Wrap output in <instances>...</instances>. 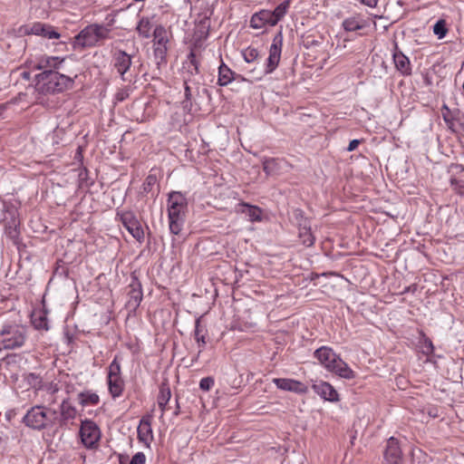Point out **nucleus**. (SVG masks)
<instances>
[{"mask_svg":"<svg viewBox=\"0 0 464 464\" xmlns=\"http://www.w3.org/2000/svg\"><path fill=\"white\" fill-rule=\"evenodd\" d=\"M36 88L44 94L62 92L72 89L74 78L60 73L58 71L42 72L35 75Z\"/></svg>","mask_w":464,"mask_h":464,"instance_id":"obj_1","label":"nucleus"},{"mask_svg":"<svg viewBox=\"0 0 464 464\" xmlns=\"http://www.w3.org/2000/svg\"><path fill=\"white\" fill-rule=\"evenodd\" d=\"M188 209V200L181 192L172 191L168 198V218L170 233L179 235L182 230L186 212Z\"/></svg>","mask_w":464,"mask_h":464,"instance_id":"obj_2","label":"nucleus"},{"mask_svg":"<svg viewBox=\"0 0 464 464\" xmlns=\"http://www.w3.org/2000/svg\"><path fill=\"white\" fill-rule=\"evenodd\" d=\"M314 357L324 366V368L336 375L351 380L354 378V372L343 362L334 350L328 346H322L314 353Z\"/></svg>","mask_w":464,"mask_h":464,"instance_id":"obj_3","label":"nucleus"},{"mask_svg":"<svg viewBox=\"0 0 464 464\" xmlns=\"http://www.w3.org/2000/svg\"><path fill=\"white\" fill-rule=\"evenodd\" d=\"M111 28L100 24H91L82 29L72 41L75 50L96 46L99 42L111 38Z\"/></svg>","mask_w":464,"mask_h":464,"instance_id":"obj_4","label":"nucleus"},{"mask_svg":"<svg viewBox=\"0 0 464 464\" xmlns=\"http://www.w3.org/2000/svg\"><path fill=\"white\" fill-rule=\"evenodd\" d=\"M27 337L26 326L15 323L5 324L0 329V351L21 348Z\"/></svg>","mask_w":464,"mask_h":464,"instance_id":"obj_5","label":"nucleus"},{"mask_svg":"<svg viewBox=\"0 0 464 464\" xmlns=\"http://www.w3.org/2000/svg\"><path fill=\"white\" fill-rule=\"evenodd\" d=\"M200 92L208 94V89L201 88L198 81L184 76V100L181 102L184 111L193 113L199 111L198 97Z\"/></svg>","mask_w":464,"mask_h":464,"instance_id":"obj_6","label":"nucleus"},{"mask_svg":"<svg viewBox=\"0 0 464 464\" xmlns=\"http://www.w3.org/2000/svg\"><path fill=\"white\" fill-rule=\"evenodd\" d=\"M282 46L283 34L282 31H279L274 36L272 44L270 45L269 55L265 64V74H271L277 68L281 59Z\"/></svg>","mask_w":464,"mask_h":464,"instance_id":"obj_7","label":"nucleus"},{"mask_svg":"<svg viewBox=\"0 0 464 464\" xmlns=\"http://www.w3.org/2000/svg\"><path fill=\"white\" fill-rule=\"evenodd\" d=\"M132 64V57L123 50H116L112 53V65L123 82H131L129 73Z\"/></svg>","mask_w":464,"mask_h":464,"instance_id":"obj_8","label":"nucleus"},{"mask_svg":"<svg viewBox=\"0 0 464 464\" xmlns=\"http://www.w3.org/2000/svg\"><path fill=\"white\" fill-rule=\"evenodd\" d=\"M383 461L382 464H401L402 462V450L399 440L394 437H390L383 449Z\"/></svg>","mask_w":464,"mask_h":464,"instance_id":"obj_9","label":"nucleus"},{"mask_svg":"<svg viewBox=\"0 0 464 464\" xmlns=\"http://www.w3.org/2000/svg\"><path fill=\"white\" fill-rule=\"evenodd\" d=\"M5 234L8 238H10L14 244L17 245L19 243V219L17 218V213L14 210L7 211L5 215V218L2 220Z\"/></svg>","mask_w":464,"mask_h":464,"instance_id":"obj_10","label":"nucleus"},{"mask_svg":"<svg viewBox=\"0 0 464 464\" xmlns=\"http://www.w3.org/2000/svg\"><path fill=\"white\" fill-rule=\"evenodd\" d=\"M120 220L122 223L123 227L129 231V233L139 242H141L144 238L143 229L135 217V215L130 212H123L120 215Z\"/></svg>","mask_w":464,"mask_h":464,"instance_id":"obj_11","label":"nucleus"},{"mask_svg":"<svg viewBox=\"0 0 464 464\" xmlns=\"http://www.w3.org/2000/svg\"><path fill=\"white\" fill-rule=\"evenodd\" d=\"M80 435L86 447H92L100 439V429L92 420H85L82 422Z\"/></svg>","mask_w":464,"mask_h":464,"instance_id":"obj_12","label":"nucleus"},{"mask_svg":"<svg viewBox=\"0 0 464 464\" xmlns=\"http://www.w3.org/2000/svg\"><path fill=\"white\" fill-rule=\"evenodd\" d=\"M272 382L278 389L283 391L292 392L296 394H305L308 392V387L297 380L288 378H275Z\"/></svg>","mask_w":464,"mask_h":464,"instance_id":"obj_13","label":"nucleus"},{"mask_svg":"<svg viewBox=\"0 0 464 464\" xmlns=\"http://www.w3.org/2000/svg\"><path fill=\"white\" fill-rule=\"evenodd\" d=\"M76 417V409L71 405L68 399L63 400L60 405V414H58L57 424L59 427H66Z\"/></svg>","mask_w":464,"mask_h":464,"instance_id":"obj_14","label":"nucleus"},{"mask_svg":"<svg viewBox=\"0 0 464 464\" xmlns=\"http://www.w3.org/2000/svg\"><path fill=\"white\" fill-rule=\"evenodd\" d=\"M315 393H317L322 399L335 402L339 401V395L337 391L329 382H320L314 383L312 386Z\"/></svg>","mask_w":464,"mask_h":464,"instance_id":"obj_15","label":"nucleus"},{"mask_svg":"<svg viewBox=\"0 0 464 464\" xmlns=\"http://www.w3.org/2000/svg\"><path fill=\"white\" fill-rule=\"evenodd\" d=\"M266 25H276L271 11L261 10L254 14L250 20V26L255 29H261Z\"/></svg>","mask_w":464,"mask_h":464,"instance_id":"obj_16","label":"nucleus"},{"mask_svg":"<svg viewBox=\"0 0 464 464\" xmlns=\"http://www.w3.org/2000/svg\"><path fill=\"white\" fill-rule=\"evenodd\" d=\"M63 61V58L61 59L57 56L44 55L38 59L34 68L43 72L57 71V69L60 67Z\"/></svg>","mask_w":464,"mask_h":464,"instance_id":"obj_17","label":"nucleus"},{"mask_svg":"<svg viewBox=\"0 0 464 464\" xmlns=\"http://www.w3.org/2000/svg\"><path fill=\"white\" fill-rule=\"evenodd\" d=\"M42 420L43 419L40 414V406L35 405L27 411L26 414L23 418V422L25 426L33 430H42V424H40Z\"/></svg>","mask_w":464,"mask_h":464,"instance_id":"obj_18","label":"nucleus"},{"mask_svg":"<svg viewBox=\"0 0 464 464\" xmlns=\"http://www.w3.org/2000/svg\"><path fill=\"white\" fill-rule=\"evenodd\" d=\"M199 64L200 62L197 58L195 52L192 50L187 56V60L183 63V77H191L195 79V76L199 74Z\"/></svg>","mask_w":464,"mask_h":464,"instance_id":"obj_19","label":"nucleus"},{"mask_svg":"<svg viewBox=\"0 0 464 464\" xmlns=\"http://www.w3.org/2000/svg\"><path fill=\"white\" fill-rule=\"evenodd\" d=\"M236 211L247 216L251 222L261 221L262 219V209L257 206L240 202L236 206Z\"/></svg>","mask_w":464,"mask_h":464,"instance_id":"obj_20","label":"nucleus"},{"mask_svg":"<svg viewBox=\"0 0 464 464\" xmlns=\"http://www.w3.org/2000/svg\"><path fill=\"white\" fill-rule=\"evenodd\" d=\"M40 414L42 416V430L51 429L54 425H57L58 412L57 411L49 407L39 405Z\"/></svg>","mask_w":464,"mask_h":464,"instance_id":"obj_21","label":"nucleus"},{"mask_svg":"<svg viewBox=\"0 0 464 464\" xmlns=\"http://www.w3.org/2000/svg\"><path fill=\"white\" fill-rule=\"evenodd\" d=\"M138 439L149 445L153 439L151 422L149 417H143L138 426Z\"/></svg>","mask_w":464,"mask_h":464,"instance_id":"obj_22","label":"nucleus"},{"mask_svg":"<svg viewBox=\"0 0 464 464\" xmlns=\"http://www.w3.org/2000/svg\"><path fill=\"white\" fill-rule=\"evenodd\" d=\"M130 290L128 293L130 297L129 304L133 307H137L140 305L142 300V290L141 284L138 280L136 276H132V281L130 284Z\"/></svg>","mask_w":464,"mask_h":464,"instance_id":"obj_23","label":"nucleus"},{"mask_svg":"<svg viewBox=\"0 0 464 464\" xmlns=\"http://www.w3.org/2000/svg\"><path fill=\"white\" fill-rule=\"evenodd\" d=\"M31 322L36 330L48 331L50 329L47 311L45 309L34 311L31 316Z\"/></svg>","mask_w":464,"mask_h":464,"instance_id":"obj_24","label":"nucleus"},{"mask_svg":"<svg viewBox=\"0 0 464 464\" xmlns=\"http://www.w3.org/2000/svg\"><path fill=\"white\" fill-rule=\"evenodd\" d=\"M29 33L35 35H43L48 39H58L60 37V34L53 30L51 25H45L41 23L34 24Z\"/></svg>","mask_w":464,"mask_h":464,"instance_id":"obj_25","label":"nucleus"},{"mask_svg":"<svg viewBox=\"0 0 464 464\" xmlns=\"http://www.w3.org/2000/svg\"><path fill=\"white\" fill-rule=\"evenodd\" d=\"M393 62L396 69L403 75L411 74V67L409 58L401 51L393 53Z\"/></svg>","mask_w":464,"mask_h":464,"instance_id":"obj_26","label":"nucleus"},{"mask_svg":"<svg viewBox=\"0 0 464 464\" xmlns=\"http://www.w3.org/2000/svg\"><path fill=\"white\" fill-rule=\"evenodd\" d=\"M124 381L121 376L108 377L109 392L112 398L121 396L124 390Z\"/></svg>","mask_w":464,"mask_h":464,"instance_id":"obj_27","label":"nucleus"},{"mask_svg":"<svg viewBox=\"0 0 464 464\" xmlns=\"http://www.w3.org/2000/svg\"><path fill=\"white\" fill-rule=\"evenodd\" d=\"M62 386L59 385V382H49L43 383L40 392H45L49 398L45 401L48 402V404H54L57 401L55 394L60 391Z\"/></svg>","mask_w":464,"mask_h":464,"instance_id":"obj_28","label":"nucleus"},{"mask_svg":"<svg viewBox=\"0 0 464 464\" xmlns=\"http://www.w3.org/2000/svg\"><path fill=\"white\" fill-rule=\"evenodd\" d=\"M78 401L82 407L95 406L100 402V397L96 392L84 391L78 394Z\"/></svg>","mask_w":464,"mask_h":464,"instance_id":"obj_29","label":"nucleus"},{"mask_svg":"<svg viewBox=\"0 0 464 464\" xmlns=\"http://www.w3.org/2000/svg\"><path fill=\"white\" fill-rule=\"evenodd\" d=\"M234 79V72L227 66L224 63L218 67V83L220 86H226L230 83Z\"/></svg>","mask_w":464,"mask_h":464,"instance_id":"obj_30","label":"nucleus"},{"mask_svg":"<svg viewBox=\"0 0 464 464\" xmlns=\"http://www.w3.org/2000/svg\"><path fill=\"white\" fill-rule=\"evenodd\" d=\"M200 323H201V319L198 318L195 322V331H194V336H195V339H196V341L198 343V356L204 350L205 345L207 343L206 335H205L206 330L201 326Z\"/></svg>","mask_w":464,"mask_h":464,"instance_id":"obj_31","label":"nucleus"},{"mask_svg":"<svg viewBox=\"0 0 464 464\" xmlns=\"http://www.w3.org/2000/svg\"><path fill=\"white\" fill-rule=\"evenodd\" d=\"M152 29V24L150 22V18L147 16H142L136 26V31L139 36L148 39L151 36L150 31Z\"/></svg>","mask_w":464,"mask_h":464,"instance_id":"obj_32","label":"nucleus"},{"mask_svg":"<svg viewBox=\"0 0 464 464\" xmlns=\"http://www.w3.org/2000/svg\"><path fill=\"white\" fill-rule=\"evenodd\" d=\"M154 45L155 46H167L169 37L167 30L162 25H157L153 31Z\"/></svg>","mask_w":464,"mask_h":464,"instance_id":"obj_33","label":"nucleus"},{"mask_svg":"<svg viewBox=\"0 0 464 464\" xmlns=\"http://www.w3.org/2000/svg\"><path fill=\"white\" fill-rule=\"evenodd\" d=\"M298 230V237L301 240V243L307 247L314 246L315 237L311 232L310 224L305 227H299Z\"/></svg>","mask_w":464,"mask_h":464,"instance_id":"obj_34","label":"nucleus"},{"mask_svg":"<svg viewBox=\"0 0 464 464\" xmlns=\"http://www.w3.org/2000/svg\"><path fill=\"white\" fill-rule=\"evenodd\" d=\"M292 218L298 228L310 224L309 219L304 217V212L300 208H295L293 210Z\"/></svg>","mask_w":464,"mask_h":464,"instance_id":"obj_35","label":"nucleus"},{"mask_svg":"<svg viewBox=\"0 0 464 464\" xmlns=\"http://www.w3.org/2000/svg\"><path fill=\"white\" fill-rule=\"evenodd\" d=\"M343 27L347 32H353L362 29L363 24L357 17H349L343 22Z\"/></svg>","mask_w":464,"mask_h":464,"instance_id":"obj_36","label":"nucleus"},{"mask_svg":"<svg viewBox=\"0 0 464 464\" xmlns=\"http://www.w3.org/2000/svg\"><path fill=\"white\" fill-rule=\"evenodd\" d=\"M167 52H168L167 46H163V47L154 46L153 54H154L158 68H160L161 64L167 63V59H166Z\"/></svg>","mask_w":464,"mask_h":464,"instance_id":"obj_37","label":"nucleus"},{"mask_svg":"<svg viewBox=\"0 0 464 464\" xmlns=\"http://www.w3.org/2000/svg\"><path fill=\"white\" fill-rule=\"evenodd\" d=\"M289 7V1H285L276 7L274 11H271L276 24L285 16Z\"/></svg>","mask_w":464,"mask_h":464,"instance_id":"obj_38","label":"nucleus"},{"mask_svg":"<svg viewBox=\"0 0 464 464\" xmlns=\"http://www.w3.org/2000/svg\"><path fill=\"white\" fill-rule=\"evenodd\" d=\"M171 397L170 389L166 383H161L160 387V392L158 395V404L163 405L168 404L169 399Z\"/></svg>","mask_w":464,"mask_h":464,"instance_id":"obj_39","label":"nucleus"},{"mask_svg":"<svg viewBox=\"0 0 464 464\" xmlns=\"http://www.w3.org/2000/svg\"><path fill=\"white\" fill-rule=\"evenodd\" d=\"M25 380L32 389L35 392H40L44 381L38 374L31 372L26 376Z\"/></svg>","mask_w":464,"mask_h":464,"instance_id":"obj_40","label":"nucleus"},{"mask_svg":"<svg viewBox=\"0 0 464 464\" xmlns=\"http://www.w3.org/2000/svg\"><path fill=\"white\" fill-rule=\"evenodd\" d=\"M433 33L439 39L444 38L448 33L446 21L443 19L437 21L433 25Z\"/></svg>","mask_w":464,"mask_h":464,"instance_id":"obj_41","label":"nucleus"},{"mask_svg":"<svg viewBox=\"0 0 464 464\" xmlns=\"http://www.w3.org/2000/svg\"><path fill=\"white\" fill-rule=\"evenodd\" d=\"M242 55L244 60L250 63L257 60L259 57V52L256 48L249 46L242 51Z\"/></svg>","mask_w":464,"mask_h":464,"instance_id":"obj_42","label":"nucleus"},{"mask_svg":"<svg viewBox=\"0 0 464 464\" xmlns=\"http://www.w3.org/2000/svg\"><path fill=\"white\" fill-rule=\"evenodd\" d=\"M441 114H442V118H443L444 121L446 122L448 128L454 131V130H453L454 121H457L453 120L451 115H450V108L446 104H443L441 107Z\"/></svg>","mask_w":464,"mask_h":464,"instance_id":"obj_43","label":"nucleus"},{"mask_svg":"<svg viewBox=\"0 0 464 464\" xmlns=\"http://www.w3.org/2000/svg\"><path fill=\"white\" fill-rule=\"evenodd\" d=\"M121 376V364L117 360V357L109 365L108 377Z\"/></svg>","mask_w":464,"mask_h":464,"instance_id":"obj_44","label":"nucleus"},{"mask_svg":"<svg viewBox=\"0 0 464 464\" xmlns=\"http://www.w3.org/2000/svg\"><path fill=\"white\" fill-rule=\"evenodd\" d=\"M131 91L132 89L130 86H125L120 89L115 94L116 101L119 102L125 101L130 96Z\"/></svg>","mask_w":464,"mask_h":464,"instance_id":"obj_45","label":"nucleus"},{"mask_svg":"<svg viewBox=\"0 0 464 464\" xmlns=\"http://www.w3.org/2000/svg\"><path fill=\"white\" fill-rule=\"evenodd\" d=\"M156 183H157V177L155 175L150 174V175L147 176V178L145 179L143 185H142L144 192H146V193L150 192Z\"/></svg>","mask_w":464,"mask_h":464,"instance_id":"obj_46","label":"nucleus"},{"mask_svg":"<svg viewBox=\"0 0 464 464\" xmlns=\"http://www.w3.org/2000/svg\"><path fill=\"white\" fill-rule=\"evenodd\" d=\"M276 159H266L264 160L263 162V169L264 171L266 173V174H271L274 172L275 170V168H276Z\"/></svg>","mask_w":464,"mask_h":464,"instance_id":"obj_47","label":"nucleus"},{"mask_svg":"<svg viewBox=\"0 0 464 464\" xmlns=\"http://www.w3.org/2000/svg\"><path fill=\"white\" fill-rule=\"evenodd\" d=\"M214 382V379L210 376L202 378L199 382V388L202 391L208 392L213 387Z\"/></svg>","mask_w":464,"mask_h":464,"instance_id":"obj_48","label":"nucleus"},{"mask_svg":"<svg viewBox=\"0 0 464 464\" xmlns=\"http://www.w3.org/2000/svg\"><path fill=\"white\" fill-rule=\"evenodd\" d=\"M59 382L63 384V387H64V390H65L66 393L70 394V393L74 392V391H75L74 383H72L71 382V380L69 379L68 376H66L64 378V380H60Z\"/></svg>","mask_w":464,"mask_h":464,"instance_id":"obj_49","label":"nucleus"},{"mask_svg":"<svg viewBox=\"0 0 464 464\" xmlns=\"http://www.w3.org/2000/svg\"><path fill=\"white\" fill-rule=\"evenodd\" d=\"M145 460L144 453L138 452L131 458L130 464H145Z\"/></svg>","mask_w":464,"mask_h":464,"instance_id":"obj_50","label":"nucleus"},{"mask_svg":"<svg viewBox=\"0 0 464 464\" xmlns=\"http://www.w3.org/2000/svg\"><path fill=\"white\" fill-rule=\"evenodd\" d=\"M360 142H361V140H351L349 145H348V147H347V150L348 151L354 150L358 147Z\"/></svg>","mask_w":464,"mask_h":464,"instance_id":"obj_51","label":"nucleus"},{"mask_svg":"<svg viewBox=\"0 0 464 464\" xmlns=\"http://www.w3.org/2000/svg\"><path fill=\"white\" fill-rule=\"evenodd\" d=\"M450 115H451L452 119L453 120H456L457 121H459L460 120V111L459 110H455V111H451L450 109Z\"/></svg>","mask_w":464,"mask_h":464,"instance_id":"obj_52","label":"nucleus"},{"mask_svg":"<svg viewBox=\"0 0 464 464\" xmlns=\"http://www.w3.org/2000/svg\"><path fill=\"white\" fill-rule=\"evenodd\" d=\"M379 0H361V2L370 7H375Z\"/></svg>","mask_w":464,"mask_h":464,"instance_id":"obj_53","label":"nucleus"},{"mask_svg":"<svg viewBox=\"0 0 464 464\" xmlns=\"http://www.w3.org/2000/svg\"><path fill=\"white\" fill-rule=\"evenodd\" d=\"M415 290H416V285H411L405 287L404 290L402 291V294L409 293V292H414Z\"/></svg>","mask_w":464,"mask_h":464,"instance_id":"obj_54","label":"nucleus"},{"mask_svg":"<svg viewBox=\"0 0 464 464\" xmlns=\"http://www.w3.org/2000/svg\"><path fill=\"white\" fill-rule=\"evenodd\" d=\"M425 344H426V347L430 348V352L433 351L434 347H433L432 342L430 339H427L425 341Z\"/></svg>","mask_w":464,"mask_h":464,"instance_id":"obj_55","label":"nucleus"},{"mask_svg":"<svg viewBox=\"0 0 464 464\" xmlns=\"http://www.w3.org/2000/svg\"><path fill=\"white\" fill-rule=\"evenodd\" d=\"M113 23H114V18L112 17V18L108 22V24H107V25H106V26H107L108 28H110V27L113 24Z\"/></svg>","mask_w":464,"mask_h":464,"instance_id":"obj_56","label":"nucleus"},{"mask_svg":"<svg viewBox=\"0 0 464 464\" xmlns=\"http://www.w3.org/2000/svg\"><path fill=\"white\" fill-rule=\"evenodd\" d=\"M166 406H167V404L159 405V407L160 408V410H161L162 411H166Z\"/></svg>","mask_w":464,"mask_h":464,"instance_id":"obj_57","label":"nucleus"},{"mask_svg":"<svg viewBox=\"0 0 464 464\" xmlns=\"http://www.w3.org/2000/svg\"><path fill=\"white\" fill-rule=\"evenodd\" d=\"M23 77L25 78V79H28L29 78V72H23Z\"/></svg>","mask_w":464,"mask_h":464,"instance_id":"obj_58","label":"nucleus"},{"mask_svg":"<svg viewBox=\"0 0 464 464\" xmlns=\"http://www.w3.org/2000/svg\"><path fill=\"white\" fill-rule=\"evenodd\" d=\"M179 406L177 407V410H175V415H178L179 414Z\"/></svg>","mask_w":464,"mask_h":464,"instance_id":"obj_59","label":"nucleus"}]
</instances>
